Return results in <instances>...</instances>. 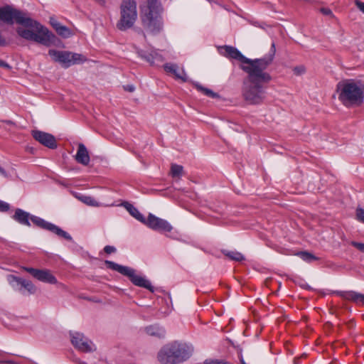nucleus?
<instances>
[{"instance_id": "obj_1", "label": "nucleus", "mask_w": 364, "mask_h": 364, "mask_svg": "<svg viewBox=\"0 0 364 364\" xmlns=\"http://www.w3.org/2000/svg\"><path fill=\"white\" fill-rule=\"evenodd\" d=\"M0 20L13 24L15 21L21 26L16 28L22 38L49 47L55 43V36L46 27L30 18L26 13L10 6L0 8Z\"/></svg>"}, {"instance_id": "obj_2", "label": "nucleus", "mask_w": 364, "mask_h": 364, "mask_svg": "<svg viewBox=\"0 0 364 364\" xmlns=\"http://www.w3.org/2000/svg\"><path fill=\"white\" fill-rule=\"evenodd\" d=\"M193 353V348L186 343L173 341L163 346L157 353V360L161 364H178L188 360Z\"/></svg>"}, {"instance_id": "obj_3", "label": "nucleus", "mask_w": 364, "mask_h": 364, "mask_svg": "<svg viewBox=\"0 0 364 364\" xmlns=\"http://www.w3.org/2000/svg\"><path fill=\"white\" fill-rule=\"evenodd\" d=\"M337 92L345 106H359L364 100V84L353 80L341 81L337 85Z\"/></svg>"}, {"instance_id": "obj_4", "label": "nucleus", "mask_w": 364, "mask_h": 364, "mask_svg": "<svg viewBox=\"0 0 364 364\" xmlns=\"http://www.w3.org/2000/svg\"><path fill=\"white\" fill-rule=\"evenodd\" d=\"M162 6L159 0H148L147 4L141 8L142 23L146 32L156 34L163 28L161 16Z\"/></svg>"}, {"instance_id": "obj_5", "label": "nucleus", "mask_w": 364, "mask_h": 364, "mask_svg": "<svg viewBox=\"0 0 364 364\" xmlns=\"http://www.w3.org/2000/svg\"><path fill=\"white\" fill-rule=\"evenodd\" d=\"M272 55L261 59H249V61L242 66V70L248 74L247 78L245 80L259 84L269 82L271 80V76L265 72V70L272 63Z\"/></svg>"}, {"instance_id": "obj_6", "label": "nucleus", "mask_w": 364, "mask_h": 364, "mask_svg": "<svg viewBox=\"0 0 364 364\" xmlns=\"http://www.w3.org/2000/svg\"><path fill=\"white\" fill-rule=\"evenodd\" d=\"M105 264L108 268L117 271L122 275L129 277V279L135 286L145 288L151 292L154 291V289L150 281L148 280L146 277L138 274L135 269L111 261H106Z\"/></svg>"}, {"instance_id": "obj_7", "label": "nucleus", "mask_w": 364, "mask_h": 364, "mask_svg": "<svg viewBox=\"0 0 364 364\" xmlns=\"http://www.w3.org/2000/svg\"><path fill=\"white\" fill-rule=\"evenodd\" d=\"M242 95L248 105H260L265 99V91L262 84L244 80Z\"/></svg>"}, {"instance_id": "obj_8", "label": "nucleus", "mask_w": 364, "mask_h": 364, "mask_svg": "<svg viewBox=\"0 0 364 364\" xmlns=\"http://www.w3.org/2000/svg\"><path fill=\"white\" fill-rule=\"evenodd\" d=\"M137 18L136 4L134 0L123 1L121 4V17L117 27L121 31L130 28Z\"/></svg>"}, {"instance_id": "obj_9", "label": "nucleus", "mask_w": 364, "mask_h": 364, "mask_svg": "<svg viewBox=\"0 0 364 364\" xmlns=\"http://www.w3.org/2000/svg\"><path fill=\"white\" fill-rule=\"evenodd\" d=\"M48 54L54 61L59 63L65 68H68L75 64L81 63L86 60L85 56L82 55L69 51H61L51 49L49 50Z\"/></svg>"}, {"instance_id": "obj_10", "label": "nucleus", "mask_w": 364, "mask_h": 364, "mask_svg": "<svg viewBox=\"0 0 364 364\" xmlns=\"http://www.w3.org/2000/svg\"><path fill=\"white\" fill-rule=\"evenodd\" d=\"M70 341L75 348L82 352L89 353L96 349L95 344L79 332H72Z\"/></svg>"}, {"instance_id": "obj_11", "label": "nucleus", "mask_w": 364, "mask_h": 364, "mask_svg": "<svg viewBox=\"0 0 364 364\" xmlns=\"http://www.w3.org/2000/svg\"><path fill=\"white\" fill-rule=\"evenodd\" d=\"M149 228L162 232H170L173 230L172 225L166 220L158 218L150 213L143 223Z\"/></svg>"}, {"instance_id": "obj_12", "label": "nucleus", "mask_w": 364, "mask_h": 364, "mask_svg": "<svg viewBox=\"0 0 364 364\" xmlns=\"http://www.w3.org/2000/svg\"><path fill=\"white\" fill-rule=\"evenodd\" d=\"M31 220L37 226L46 230H48L54 232L57 235L62 237L68 240L71 241L73 239L70 235L68 234L67 232L63 230L61 228L56 226L55 225L48 223L39 217L32 215L31 216Z\"/></svg>"}, {"instance_id": "obj_13", "label": "nucleus", "mask_w": 364, "mask_h": 364, "mask_svg": "<svg viewBox=\"0 0 364 364\" xmlns=\"http://www.w3.org/2000/svg\"><path fill=\"white\" fill-rule=\"evenodd\" d=\"M7 281L14 288L18 290L23 289L29 294H33L36 291V286L29 280L14 275H9Z\"/></svg>"}, {"instance_id": "obj_14", "label": "nucleus", "mask_w": 364, "mask_h": 364, "mask_svg": "<svg viewBox=\"0 0 364 364\" xmlns=\"http://www.w3.org/2000/svg\"><path fill=\"white\" fill-rule=\"evenodd\" d=\"M33 137L42 145L49 148H57V142L55 138L51 134L44 132L39 130L32 131Z\"/></svg>"}, {"instance_id": "obj_15", "label": "nucleus", "mask_w": 364, "mask_h": 364, "mask_svg": "<svg viewBox=\"0 0 364 364\" xmlns=\"http://www.w3.org/2000/svg\"><path fill=\"white\" fill-rule=\"evenodd\" d=\"M221 50L225 56L237 60L244 64L249 61V58L245 57L237 48L232 46H225L221 48Z\"/></svg>"}, {"instance_id": "obj_16", "label": "nucleus", "mask_w": 364, "mask_h": 364, "mask_svg": "<svg viewBox=\"0 0 364 364\" xmlns=\"http://www.w3.org/2000/svg\"><path fill=\"white\" fill-rule=\"evenodd\" d=\"M166 72L174 75L177 79H180L185 82L187 80L186 74L183 69H180L176 64L166 63L164 65Z\"/></svg>"}, {"instance_id": "obj_17", "label": "nucleus", "mask_w": 364, "mask_h": 364, "mask_svg": "<svg viewBox=\"0 0 364 364\" xmlns=\"http://www.w3.org/2000/svg\"><path fill=\"white\" fill-rule=\"evenodd\" d=\"M75 160L77 163L87 166L89 164L90 159L88 151L83 144H79L77 151L75 155Z\"/></svg>"}, {"instance_id": "obj_18", "label": "nucleus", "mask_w": 364, "mask_h": 364, "mask_svg": "<svg viewBox=\"0 0 364 364\" xmlns=\"http://www.w3.org/2000/svg\"><path fill=\"white\" fill-rule=\"evenodd\" d=\"M36 279L50 284H58V280L48 269H39L36 277Z\"/></svg>"}, {"instance_id": "obj_19", "label": "nucleus", "mask_w": 364, "mask_h": 364, "mask_svg": "<svg viewBox=\"0 0 364 364\" xmlns=\"http://www.w3.org/2000/svg\"><path fill=\"white\" fill-rule=\"evenodd\" d=\"M137 53L141 58H144L151 65H157L164 60L162 55L156 50L151 51L147 55H144L141 50H138Z\"/></svg>"}, {"instance_id": "obj_20", "label": "nucleus", "mask_w": 364, "mask_h": 364, "mask_svg": "<svg viewBox=\"0 0 364 364\" xmlns=\"http://www.w3.org/2000/svg\"><path fill=\"white\" fill-rule=\"evenodd\" d=\"M31 215L28 213L23 210L22 209L18 208L15 210L13 219L21 225L31 226Z\"/></svg>"}, {"instance_id": "obj_21", "label": "nucleus", "mask_w": 364, "mask_h": 364, "mask_svg": "<svg viewBox=\"0 0 364 364\" xmlns=\"http://www.w3.org/2000/svg\"><path fill=\"white\" fill-rule=\"evenodd\" d=\"M145 331L146 334L149 336H156L159 338L164 337L166 333V331L164 328L156 325L146 327Z\"/></svg>"}, {"instance_id": "obj_22", "label": "nucleus", "mask_w": 364, "mask_h": 364, "mask_svg": "<svg viewBox=\"0 0 364 364\" xmlns=\"http://www.w3.org/2000/svg\"><path fill=\"white\" fill-rule=\"evenodd\" d=\"M124 206L127 209V210L130 213L131 215H132L134 218H136L141 223H144L145 218L138 211V210L135 207H134L132 204L127 203H125Z\"/></svg>"}, {"instance_id": "obj_23", "label": "nucleus", "mask_w": 364, "mask_h": 364, "mask_svg": "<svg viewBox=\"0 0 364 364\" xmlns=\"http://www.w3.org/2000/svg\"><path fill=\"white\" fill-rule=\"evenodd\" d=\"M74 196H75V198L79 199L80 201H82V203H84L88 205H91V206H97L98 205L97 202L90 196H85L81 193H74Z\"/></svg>"}, {"instance_id": "obj_24", "label": "nucleus", "mask_w": 364, "mask_h": 364, "mask_svg": "<svg viewBox=\"0 0 364 364\" xmlns=\"http://www.w3.org/2000/svg\"><path fill=\"white\" fill-rule=\"evenodd\" d=\"M346 299L359 304H364V295L355 291L348 292Z\"/></svg>"}, {"instance_id": "obj_25", "label": "nucleus", "mask_w": 364, "mask_h": 364, "mask_svg": "<svg viewBox=\"0 0 364 364\" xmlns=\"http://www.w3.org/2000/svg\"><path fill=\"white\" fill-rule=\"evenodd\" d=\"M196 87L198 90L201 91L204 95L210 97L216 98L219 97V95L217 93L214 92L213 90L208 88L203 87L200 85L196 84Z\"/></svg>"}, {"instance_id": "obj_26", "label": "nucleus", "mask_w": 364, "mask_h": 364, "mask_svg": "<svg viewBox=\"0 0 364 364\" xmlns=\"http://www.w3.org/2000/svg\"><path fill=\"white\" fill-rule=\"evenodd\" d=\"M183 168L181 165L173 164L171 168V173L173 177H178L183 175Z\"/></svg>"}, {"instance_id": "obj_27", "label": "nucleus", "mask_w": 364, "mask_h": 364, "mask_svg": "<svg viewBox=\"0 0 364 364\" xmlns=\"http://www.w3.org/2000/svg\"><path fill=\"white\" fill-rule=\"evenodd\" d=\"M225 255L227 257H228L230 259H231L232 260H235V261H237V262H240V261H242L244 259L243 255L240 252H238L236 251H229L227 253H225Z\"/></svg>"}, {"instance_id": "obj_28", "label": "nucleus", "mask_w": 364, "mask_h": 364, "mask_svg": "<svg viewBox=\"0 0 364 364\" xmlns=\"http://www.w3.org/2000/svg\"><path fill=\"white\" fill-rule=\"evenodd\" d=\"M304 261L307 262H311L312 261L316 260L317 258L312 254L308 252H300L297 254Z\"/></svg>"}, {"instance_id": "obj_29", "label": "nucleus", "mask_w": 364, "mask_h": 364, "mask_svg": "<svg viewBox=\"0 0 364 364\" xmlns=\"http://www.w3.org/2000/svg\"><path fill=\"white\" fill-rule=\"evenodd\" d=\"M57 33L63 38H69L73 35L72 31L66 26H62L57 28Z\"/></svg>"}, {"instance_id": "obj_30", "label": "nucleus", "mask_w": 364, "mask_h": 364, "mask_svg": "<svg viewBox=\"0 0 364 364\" xmlns=\"http://www.w3.org/2000/svg\"><path fill=\"white\" fill-rule=\"evenodd\" d=\"M355 218L359 222L364 223V208L360 207L357 208L355 210Z\"/></svg>"}, {"instance_id": "obj_31", "label": "nucleus", "mask_w": 364, "mask_h": 364, "mask_svg": "<svg viewBox=\"0 0 364 364\" xmlns=\"http://www.w3.org/2000/svg\"><path fill=\"white\" fill-rule=\"evenodd\" d=\"M293 72L296 75H303L304 73H305L306 68L303 65H299V66L295 67L293 69Z\"/></svg>"}, {"instance_id": "obj_32", "label": "nucleus", "mask_w": 364, "mask_h": 364, "mask_svg": "<svg viewBox=\"0 0 364 364\" xmlns=\"http://www.w3.org/2000/svg\"><path fill=\"white\" fill-rule=\"evenodd\" d=\"M23 269L25 270L26 272L30 273L34 278L36 277V275L39 270L38 269H34V268H31V267H23Z\"/></svg>"}, {"instance_id": "obj_33", "label": "nucleus", "mask_w": 364, "mask_h": 364, "mask_svg": "<svg viewBox=\"0 0 364 364\" xmlns=\"http://www.w3.org/2000/svg\"><path fill=\"white\" fill-rule=\"evenodd\" d=\"M9 208H10V205L9 203H7L4 201L0 200V211L1 212H6V211L9 210Z\"/></svg>"}, {"instance_id": "obj_34", "label": "nucleus", "mask_w": 364, "mask_h": 364, "mask_svg": "<svg viewBox=\"0 0 364 364\" xmlns=\"http://www.w3.org/2000/svg\"><path fill=\"white\" fill-rule=\"evenodd\" d=\"M351 245L362 252H364V243L353 241Z\"/></svg>"}, {"instance_id": "obj_35", "label": "nucleus", "mask_w": 364, "mask_h": 364, "mask_svg": "<svg viewBox=\"0 0 364 364\" xmlns=\"http://www.w3.org/2000/svg\"><path fill=\"white\" fill-rule=\"evenodd\" d=\"M206 364H229L227 362H225L223 360H208L205 361Z\"/></svg>"}, {"instance_id": "obj_36", "label": "nucleus", "mask_w": 364, "mask_h": 364, "mask_svg": "<svg viewBox=\"0 0 364 364\" xmlns=\"http://www.w3.org/2000/svg\"><path fill=\"white\" fill-rule=\"evenodd\" d=\"M104 250L107 254H111L116 252V248L113 246L107 245L105 247Z\"/></svg>"}, {"instance_id": "obj_37", "label": "nucleus", "mask_w": 364, "mask_h": 364, "mask_svg": "<svg viewBox=\"0 0 364 364\" xmlns=\"http://www.w3.org/2000/svg\"><path fill=\"white\" fill-rule=\"evenodd\" d=\"M320 11L326 16H333V13L330 9L328 8H321Z\"/></svg>"}, {"instance_id": "obj_38", "label": "nucleus", "mask_w": 364, "mask_h": 364, "mask_svg": "<svg viewBox=\"0 0 364 364\" xmlns=\"http://www.w3.org/2000/svg\"><path fill=\"white\" fill-rule=\"evenodd\" d=\"M355 4L357 7L364 14V2H362L359 0H355Z\"/></svg>"}, {"instance_id": "obj_39", "label": "nucleus", "mask_w": 364, "mask_h": 364, "mask_svg": "<svg viewBox=\"0 0 364 364\" xmlns=\"http://www.w3.org/2000/svg\"><path fill=\"white\" fill-rule=\"evenodd\" d=\"M124 89L126 91L132 92L135 90V87L133 85H127L124 86Z\"/></svg>"}, {"instance_id": "obj_40", "label": "nucleus", "mask_w": 364, "mask_h": 364, "mask_svg": "<svg viewBox=\"0 0 364 364\" xmlns=\"http://www.w3.org/2000/svg\"><path fill=\"white\" fill-rule=\"evenodd\" d=\"M62 26H63V25H62V24H60V23L58 21V23H56L53 24V28L55 30V31H57V28H58L61 27Z\"/></svg>"}, {"instance_id": "obj_41", "label": "nucleus", "mask_w": 364, "mask_h": 364, "mask_svg": "<svg viewBox=\"0 0 364 364\" xmlns=\"http://www.w3.org/2000/svg\"><path fill=\"white\" fill-rule=\"evenodd\" d=\"M62 26H63V25H62V24H60V23L58 21V23H56L53 24V28L55 30V31H57V28H58L61 27Z\"/></svg>"}, {"instance_id": "obj_42", "label": "nucleus", "mask_w": 364, "mask_h": 364, "mask_svg": "<svg viewBox=\"0 0 364 364\" xmlns=\"http://www.w3.org/2000/svg\"><path fill=\"white\" fill-rule=\"evenodd\" d=\"M0 67L9 68V65L6 62L0 60Z\"/></svg>"}, {"instance_id": "obj_43", "label": "nucleus", "mask_w": 364, "mask_h": 364, "mask_svg": "<svg viewBox=\"0 0 364 364\" xmlns=\"http://www.w3.org/2000/svg\"><path fill=\"white\" fill-rule=\"evenodd\" d=\"M0 175H2V176H5V178L6 177V171H5L4 170V168H1V166H0Z\"/></svg>"}, {"instance_id": "obj_44", "label": "nucleus", "mask_w": 364, "mask_h": 364, "mask_svg": "<svg viewBox=\"0 0 364 364\" xmlns=\"http://www.w3.org/2000/svg\"><path fill=\"white\" fill-rule=\"evenodd\" d=\"M50 23L51 26H53V24L58 23V21L56 19H55L54 18H50Z\"/></svg>"}, {"instance_id": "obj_45", "label": "nucleus", "mask_w": 364, "mask_h": 364, "mask_svg": "<svg viewBox=\"0 0 364 364\" xmlns=\"http://www.w3.org/2000/svg\"><path fill=\"white\" fill-rule=\"evenodd\" d=\"M240 360H241L242 364H246V363H245V362L243 360V359H242V358Z\"/></svg>"}, {"instance_id": "obj_46", "label": "nucleus", "mask_w": 364, "mask_h": 364, "mask_svg": "<svg viewBox=\"0 0 364 364\" xmlns=\"http://www.w3.org/2000/svg\"><path fill=\"white\" fill-rule=\"evenodd\" d=\"M272 46V48L274 49V43H273Z\"/></svg>"}, {"instance_id": "obj_47", "label": "nucleus", "mask_w": 364, "mask_h": 364, "mask_svg": "<svg viewBox=\"0 0 364 364\" xmlns=\"http://www.w3.org/2000/svg\"><path fill=\"white\" fill-rule=\"evenodd\" d=\"M237 184H238V185H240V186H242V183H237Z\"/></svg>"}]
</instances>
